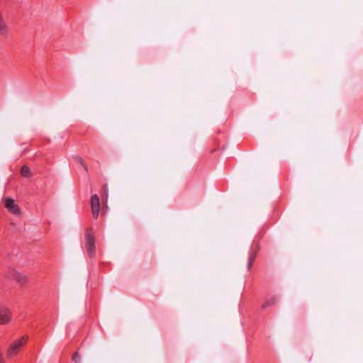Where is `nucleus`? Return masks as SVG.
I'll return each mask as SVG.
<instances>
[{
	"label": "nucleus",
	"mask_w": 363,
	"mask_h": 363,
	"mask_svg": "<svg viewBox=\"0 0 363 363\" xmlns=\"http://www.w3.org/2000/svg\"><path fill=\"white\" fill-rule=\"evenodd\" d=\"M85 247L89 257L96 253V238L91 229H87L85 233Z\"/></svg>",
	"instance_id": "1"
},
{
	"label": "nucleus",
	"mask_w": 363,
	"mask_h": 363,
	"mask_svg": "<svg viewBox=\"0 0 363 363\" xmlns=\"http://www.w3.org/2000/svg\"><path fill=\"white\" fill-rule=\"evenodd\" d=\"M27 340V336H23L20 339L11 343L7 350V357L11 358L16 355L20 352L23 346L26 343Z\"/></svg>",
	"instance_id": "2"
},
{
	"label": "nucleus",
	"mask_w": 363,
	"mask_h": 363,
	"mask_svg": "<svg viewBox=\"0 0 363 363\" xmlns=\"http://www.w3.org/2000/svg\"><path fill=\"white\" fill-rule=\"evenodd\" d=\"M91 208L93 217L97 218L100 211V201L97 194H94L91 197Z\"/></svg>",
	"instance_id": "3"
},
{
	"label": "nucleus",
	"mask_w": 363,
	"mask_h": 363,
	"mask_svg": "<svg viewBox=\"0 0 363 363\" xmlns=\"http://www.w3.org/2000/svg\"><path fill=\"white\" fill-rule=\"evenodd\" d=\"M11 277L21 286L26 284L28 281L26 275L15 270L11 272Z\"/></svg>",
	"instance_id": "4"
},
{
	"label": "nucleus",
	"mask_w": 363,
	"mask_h": 363,
	"mask_svg": "<svg viewBox=\"0 0 363 363\" xmlns=\"http://www.w3.org/2000/svg\"><path fill=\"white\" fill-rule=\"evenodd\" d=\"M11 319L9 309L5 306H0V324H7Z\"/></svg>",
	"instance_id": "5"
},
{
	"label": "nucleus",
	"mask_w": 363,
	"mask_h": 363,
	"mask_svg": "<svg viewBox=\"0 0 363 363\" xmlns=\"http://www.w3.org/2000/svg\"><path fill=\"white\" fill-rule=\"evenodd\" d=\"M5 206L8 210L13 214H18L20 212L18 206L15 203L14 201L11 198L5 200Z\"/></svg>",
	"instance_id": "6"
},
{
	"label": "nucleus",
	"mask_w": 363,
	"mask_h": 363,
	"mask_svg": "<svg viewBox=\"0 0 363 363\" xmlns=\"http://www.w3.org/2000/svg\"><path fill=\"white\" fill-rule=\"evenodd\" d=\"M21 174L23 177H30L32 176L30 169L27 165H23L21 169Z\"/></svg>",
	"instance_id": "7"
},
{
	"label": "nucleus",
	"mask_w": 363,
	"mask_h": 363,
	"mask_svg": "<svg viewBox=\"0 0 363 363\" xmlns=\"http://www.w3.org/2000/svg\"><path fill=\"white\" fill-rule=\"evenodd\" d=\"M277 302V298L276 297H271L268 298L263 304L262 308H266L270 306L275 304Z\"/></svg>",
	"instance_id": "8"
},
{
	"label": "nucleus",
	"mask_w": 363,
	"mask_h": 363,
	"mask_svg": "<svg viewBox=\"0 0 363 363\" xmlns=\"http://www.w3.org/2000/svg\"><path fill=\"white\" fill-rule=\"evenodd\" d=\"M255 257H256V253H255V252L250 253L248 263H247V268L249 270L251 269Z\"/></svg>",
	"instance_id": "9"
},
{
	"label": "nucleus",
	"mask_w": 363,
	"mask_h": 363,
	"mask_svg": "<svg viewBox=\"0 0 363 363\" xmlns=\"http://www.w3.org/2000/svg\"><path fill=\"white\" fill-rule=\"evenodd\" d=\"M75 160L77 162H78L79 164H80V165L84 168V169L87 172L88 171V168H87V166L86 165L84 161L83 160V159L80 157H76L75 158Z\"/></svg>",
	"instance_id": "10"
},
{
	"label": "nucleus",
	"mask_w": 363,
	"mask_h": 363,
	"mask_svg": "<svg viewBox=\"0 0 363 363\" xmlns=\"http://www.w3.org/2000/svg\"><path fill=\"white\" fill-rule=\"evenodd\" d=\"M72 361L74 363H80V356L77 352H74L72 354Z\"/></svg>",
	"instance_id": "11"
},
{
	"label": "nucleus",
	"mask_w": 363,
	"mask_h": 363,
	"mask_svg": "<svg viewBox=\"0 0 363 363\" xmlns=\"http://www.w3.org/2000/svg\"><path fill=\"white\" fill-rule=\"evenodd\" d=\"M103 191H104V196L106 197V199H107V197H108V186L106 184H104L103 186Z\"/></svg>",
	"instance_id": "12"
}]
</instances>
